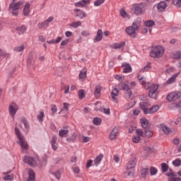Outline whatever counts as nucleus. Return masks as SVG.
<instances>
[{
  "label": "nucleus",
  "instance_id": "nucleus-1",
  "mask_svg": "<svg viewBox=\"0 0 181 181\" xmlns=\"http://www.w3.org/2000/svg\"><path fill=\"white\" fill-rule=\"evenodd\" d=\"M15 133L18 139V144L23 149V152H25V151H28V149H29L28 142H26V140H25V137L22 136V134H21V131L17 127L15 128Z\"/></svg>",
  "mask_w": 181,
  "mask_h": 181
},
{
  "label": "nucleus",
  "instance_id": "nucleus-2",
  "mask_svg": "<svg viewBox=\"0 0 181 181\" xmlns=\"http://www.w3.org/2000/svg\"><path fill=\"white\" fill-rule=\"evenodd\" d=\"M141 28V23L139 21H134L132 26L126 28L125 31L132 37H136V30Z\"/></svg>",
  "mask_w": 181,
  "mask_h": 181
},
{
  "label": "nucleus",
  "instance_id": "nucleus-3",
  "mask_svg": "<svg viewBox=\"0 0 181 181\" xmlns=\"http://www.w3.org/2000/svg\"><path fill=\"white\" fill-rule=\"evenodd\" d=\"M165 53V47L160 45L153 47L151 51L150 52L151 57H162Z\"/></svg>",
  "mask_w": 181,
  "mask_h": 181
},
{
  "label": "nucleus",
  "instance_id": "nucleus-4",
  "mask_svg": "<svg viewBox=\"0 0 181 181\" xmlns=\"http://www.w3.org/2000/svg\"><path fill=\"white\" fill-rule=\"evenodd\" d=\"M23 6V2L18 1L16 3H11L8 8V12L14 15V16H18L19 13V9Z\"/></svg>",
  "mask_w": 181,
  "mask_h": 181
},
{
  "label": "nucleus",
  "instance_id": "nucleus-5",
  "mask_svg": "<svg viewBox=\"0 0 181 181\" xmlns=\"http://www.w3.org/2000/svg\"><path fill=\"white\" fill-rule=\"evenodd\" d=\"M135 166H136V158L130 160L126 167L127 176H135Z\"/></svg>",
  "mask_w": 181,
  "mask_h": 181
},
{
  "label": "nucleus",
  "instance_id": "nucleus-6",
  "mask_svg": "<svg viewBox=\"0 0 181 181\" xmlns=\"http://www.w3.org/2000/svg\"><path fill=\"white\" fill-rule=\"evenodd\" d=\"M23 161L24 163H27V165L31 166V168H35V166H37V165H39V158L28 156H24Z\"/></svg>",
  "mask_w": 181,
  "mask_h": 181
},
{
  "label": "nucleus",
  "instance_id": "nucleus-7",
  "mask_svg": "<svg viewBox=\"0 0 181 181\" xmlns=\"http://www.w3.org/2000/svg\"><path fill=\"white\" fill-rule=\"evenodd\" d=\"M18 110H19V106L16 105V103L12 102L8 107V113L10 117L13 118V119H15V115H16V113L18 112Z\"/></svg>",
  "mask_w": 181,
  "mask_h": 181
},
{
  "label": "nucleus",
  "instance_id": "nucleus-8",
  "mask_svg": "<svg viewBox=\"0 0 181 181\" xmlns=\"http://www.w3.org/2000/svg\"><path fill=\"white\" fill-rule=\"evenodd\" d=\"M132 11H134L135 15H141L142 12H144V9H145V4H136L132 6Z\"/></svg>",
  "mask_w": 181,
  "mask_h": 181
},
{
  "label": "nucleus",
  "instance_id": "nucleus-9",
  "mask_svg": "<svg viewBox=\"0 0 181 181\" xmlns=\"http://www.w3.org/2000/svg\"><path fill=\"white\" fill-rule=\"evenodd\" d=\"M158 88H159V86L156 84H154L150 87L148 95L151 97V98H154V100L158 98Z\"/></svg>",
  "mask_w": 181,
  "mask_h": 181
},
{
  "label": "nucleus",
  "instance_id": "nucleus-10",
  "mask_svg": "<svg viewBox=\"0 0 181 181\" xmlns=\"http://www.w3.org/2000/svg\"><path fill=\"white\" fill-rule=\"evenodd\" d=\"M181 97V92L177 91V92H172L170 93H168L166 96V98L168 101H176V100H179Z\"/></svg>",
  "mask_w": 181,
  "mask_h": 181
},
{
  "label": "nucleus",
  "instance_id": "nucleus-11",
  "mask_svg": "<svg viewBox=\"0 0 181 181\" xmlns=\"http://www.w3.org/2000/svg\"><path fill=\"white\" fill-rule=\"evenodd\" d=\"M54 20V18L50 16L47 20H45L44 22L39 23L37 24V28L39 29H46L47 28L49 27V23H50V22H53Z\"/></svg>",
  "mask_w": 181,
  "mask_h": 181
},
{
  "label": "nucleus",
  "instance_id": "nucleus-12",
  "mask_svg": "<svg viewBox=\"0 0 181 181\" xmlns=\"http://www.w3.org/2000/svg\"><path fill=\"white\" fill-rule=\"evenodd\" d=\"M168 177V181H180V177H176V173H174L173 170L170 169L169 171L165 174Z\"/></svg>",
  "mask_w": 181,
  "mask_h": 181
},
{
  "label": "nucleus",
  "instance_id": "nucleus-13",
  "mask_svg": "<svg viewBox=\"0 0 181 181\" xmlns=\"http://www.w3.org/2000/svg\"><path fill=\"white\" fill-rule=\"evenodd\" d=\"M119 90H123V91H127L128 97H131L132 93L131 92V88L128 84L125 83H122L118 85Z\"/></svg>",
  "mask_w": 181,
  "mask_h": 181
},
{
  "label": "nucleus",
  "instance_id": "nucleus-14",
  "mask_svg": "<svg viewBox=\"0 0 181 181\" xmlns=\"http://www.w3.org/2000/svg\"><path fill=\"white\" fill-rule=\"evenodd\" d=\"M136 135L134 136L132 138V141L134 144H138L139 141H141V136H143L144 135V132H142V129H138L136 131Z\"/></svg>",
  "mask_w": 181,
  "mask_h": 181
},
{
  "label": "nucleus",
  "instance_id": "nucleus-15",
  "mask_svg": "<svg viewBox=\"0 0 181 181\" xmlns=\"http://www.w3.org/2000/svg\"><path fill=\"white\" fill-rule=\"evenodd\" d=\"M90 4V0H81L80 1L76 2L74 6L77 8H84L86 5H88Z\"/></svg>",
  "mask_w": 181,
  "mask_h": 181
},
{
  "label": "nucleus",
  "instance_id": "nucleus-16",
  "mask_svg": "<svg viewBox=\"0 0 181 181\" xmlns=\"http://www.w3.org/2000/svg\"><path fill=\"white\" fill-rule=\"evenodd\" d=\"M103 40V30L99 29L97 31L96 36L93 40L94 43H97V42H101Z\"/></svg>",
  "mask_w": 181,
  "mask_h": 181
},
{
  "label": "nucleus",
  "instance_id": "nucleus-17",
  "mask_svg": "<svg viewBox=\"0 0 181 181\" xmlns=\"http://www.w3.org/2000/svg\"><path fill=\"white\" fill-rule=\"evenodd\" d=\"M119 95V90L117 88H114L111 92V97L112 99L115 102L117 103L118 100H117V98Z\"/></svg>",
  "mask_w": 181,
  "mask_h": 181
},
{
  "label": "nucleus",
  "instance_id": "nucleus-18",
  "mask_svg": "<svg viewBox=\"0 0 181 181\" xmlns=\"http://www.w3.org/2000/svg\"><path fill=\"white\" fill-rule=\"evenodd\" d=\"M23 13L24 16H29L30 13V4L29 3L25 4L23 10Z\"/></svg>",
  "mask_w": 181,
  "mask_h": 181
},
{
  "label": "nucleus",
  "instance_id": "nucleus-19",
  "mask_svg": "<svg viewBox=\"0 0 181 181\" xmlns=\"http://www.w3.org/2000/svg\"><path fill=\"white\" fill-rule=\"evenodd\" d=\"M74 12H76V16L79 18L80 19H83V18H86V13L79 8L74 9Z\"/></svg>",
  "mask_w": 181,
  "mask_h": 181
},
{
  "label": "nucleus",
  "instance_id": "nucleus-20",
  "mask_svg": "<svg viewBox=\"0 0 181 181\" xmlns=\"http://www.w3.org/2000/svg\"><path fill=\"white\" fill-rule=\"evenodd\" d=\"M118 135V127H115L110 132L109 138L112 141L113 139H115L117 138V136Z\"/></svg>",
  "mask_w": 181,
  "mask_h": 181
},
{
  "label": "nucleus",
  "instance_id": "nucleus-21",
  "mask_svg": "<svg viewBox=\"0 0 181 181\" xmlns=\"http://www.w3.org/2000/svg\"><path fill=\"white\" fill-rule=\"evenodd\" d=\"M125 46V42H115L110 45L111 49H122Z\"/></svg>",
  "mask_w": 181,
  "mask_h": 181
},
{
  "label": "nucleus",
  "instance_id": "nucleus-22",
  "mask_svg": "<svg viewBox=\"0 0 181 181\" xmlns=\"http://www.w3.org/2000/svg\"><path fill=\"white\" fill-rule=\"evenodd\" d=\"M179 74H180L179 72L173 74L170 78L167 80L166 84H173V83L176 81V78L179 76Z\"/></svg>",
  "mask_w": 181,
  "mask_h": 181
},
{
  "label": "nucleus",
  "instance_id": "nucleus-23",
  "mask_svg": "<svg viewBox=\"0 0 181 181\" xmlns=\"http://www.w3.org/2000/svg\"><path fill=\"white\" fill-rule=\"evenodd\" d=\"M124 73H131L132 71V67L129 64L124 63L122 66Z\"/></svg>",
  "mask_w": 181,
  "mask_h": 181
},
{
  "label": "nucleus",
  "instance_id": "nucleus-24",
  "mask_svg": "<svg viewBox=\"0 0 181 181\" xmlns=\"http://www.w3.org/2000/svg\"><path fill=\"white\" fill-rule=\"evenodd\" d=\"M168 6V4L165 1H160L158 3L157 6V8L160 12H163V11H165Z\"/></svg>",
  "mask_w": 181,
  "mask_h": 181
},
{
  "label": "nucleus",
  "instance_id": "nucleus-25",
  "mask_svg": "<svg viewBox=\"0 0 181 181\" xmlns=\"http://www.w3.org/2000/svg\"><path fill=\"white\" fill-rule=\"evenodd\" d=\"M157 111H159V106L158 105H153L147 110V114H155Z\"/></svg>",
  "mask_w": 181,
  "mask_h": 181
},
{
  "label": "nucleus",
  "instance_id": "nucleus-26",
  "mask_svg": "<svg viewBox=\"0 0 181 181\" xmlns=\"http://www.w3.org/2000/svg\"><path fill=\"white\" fill-rule=\"evenodd\" d=\"M140 108H141L142 111L144 114H147L148 112V103L146 102H141L140 103Z\"/></svg>",
  "mask_w": 181,
  "mask_h": 181
},
{
  "label": "nucleus",
  "instance_id": "nucleus-27",
  "mask_svg": "<svg viewBox=\"0 0 181 181\" xmlns=\"http://www.w3.org/2000/svg\"><path fill=\"white\" fill-rule=\"evenodd\" d=\"M86 78H87V71L86 70L81 71L79 73V80H81V81H84Z\"/></svg>",
  "mask_w": 181,
  "mask_h": 181
},
{
  "label": "nucleus",
  "instance_id": "nucleus-28",
  "mask_svg": "<svg viewBox=\"0 0 181 181\" xmlns=\"http://www.w3.org/2000/svg\"><path fill=\"white\" fill-rule=\"evenodd\" d=\"M161 129L166 134V135L172 134V129L165 124L161 125Z\"/></svg>",
  "mask_w": 181,
  "mask_h": 181
},
{
  "label": "nucleus",
  "instance_id": "nucleus-29",
  "mask_svg": "<svg viewBox=\"0 0 181 181\" xmlns=\"http://www.w3.org/2000/svg\"><path fill=\"white\" fill-rule=\"evenodd\" d=\"M104 158L103 154H99L94 160V163L96 165V166H98V164L100 163L101 160H103V158Z\"/></svg>",
  "mask_w": 181,
  "mask_h": 181
},
{
  "label": "nucleus",
  "instance_id": "nucleus-30",
  "mask_svg": "<svg viewBox=\"0 0 181 181\" xmlns=\"http://www.w3.org/2000/svg\"><path fill=\"white\" fill-rule=\"evenodd\" d=\"M35 180V171L32 169L28 170V181Z\"/></svg>",
  "mask_w": 181,
  "mask_h": 181
},
{
  "label": "nucleus",
  "instance_id": "nucleus-31",
  "mask_svg": "<svg viewBox=\"0 0 181 181\" xmlns=\"http://www.w3.org/2000/svg\"><path fill=\"white\" fill-rule=\"evenodd\" d=\"M94 95L96 98H98L101 95V86H96L94 92Z\"/></svg>",
  "mask_w": 181,
  "mask_h": 181
},
{
  "label": "nucleus",
  "instance_id": "nucleus-32",
  "mask_svg": "<svg viewBox=\"0 0 181 181\" xmlns=\"http://www.w3.org/2000/svg\"><path fill=\"white\" fill-rule=\"evenodd\" d=\"M0 57H4V59H11V54L0 49Z\"/></svg>",
  "mask_w": 181,
  "mask_h": 181
},
{
  "label": "nucleus",
  "instance_id": "nucleus-33",
  "mask_svg": "<svg viewBox=\"0 0 181 181\" xmlns=\"http://www.w3.org/2000/svg\"><path fill=\"white\" fill-rule=\"evenodd\" d=\"M69 134V129H62L59 130V135L61 138L66 136V134Z\"/></svg>",
  "mask_w": 181,
  "mask_h": 181
},
{
  "label": "nucleus",
  "instance_id": "nucleus-34",
  "mask_svg": "<svg viewBox=\"0 0 181 181\" xmlns=\"http://www.w3.org/2000/svg\"><path fill=\"white\" fill-rule=\"evenodd\" d=\"M140 122L141 124L142 128H144L145 129L146 128H148V119H146V118H141Z\"/></svg>",
  "mask_w": 181,
  "mask_h": 181
},
{
  "label": "nucleus",
  "instance_id": "nucleus-35",
  "mask_svg": "<svg viewBox=\"0 0 181 181\" xmlns=\"http://www.w3.org/2000/svg\"><path fill=\"white\" fill-rule=\"evenodd\" d=\"M16 30H18L20 35H22L26 32V27L25 25L18 26L16 28Z\"/></svg>",
  "mask_w": 181,
  "mask_h": 181
},
{
  "label": "nucleus",
  "instance_id": "nucleus-36",
  "mask_svg": "<svg viewBox=\"0 0 181 181\" xmlns=\"http://www.w3.org/2000/svg\"><path fill=\"white\" fill-rule=\"evenodd\" d=\"M43 118H45V112H40L39 114L37 115V119L39 122H42L44 121Z\"/></svg>",
  "mask_w": 181,
  "mask_h": 181
},
{
  "label": "nucleus",
  "instance_id": "nucleus-37",
  "mask_svg": "<svg viewBox=\"0 0 181 181\" xmlns=\"http://www.w3.org/2000/svg\"><path fill=\"white\" fill-rule=\"evenodd\" d=\"M13 50H14V52H23V50H25V45H18L17 47H15L13 48Z\"/></svg>",
  "mask_w": 181,
  "mask_h": 181
},
{
  "label": "nucleus",
  "instance_id": "nucleus-38",
  "mask_svg": "<svg viewBox=\"0 0 181 181\" xmlns=\"http://www.w3.org/2000/svg\"><path fill=\"white\" fill-rule=\"evenodd\" d=\"M52 175L57 179V180H60V177H62V171L58 170L52 173Z\"/></svg>",
  "mask_w": 181,
  "mask_h": 181
},
{
  "label": "nucleus",
  "instance_id": "nucleus-39",
  "mask_svg": "<svg viewBox=\"0 0 181 181\" xmlns=\"http://www.w3.org/2000/svg\"><path fill=\"white\" fill-rule=\"evenodd\" d=\"M145 135L147 138H151L153 135V132L149 129H145Z\"/></svg>",
  "mask_w": 181,
  "mask_h": 181
},
{
  "label": "nucleus",
  "instance_id": "nucleus-40",
  "mask_svg": "<svg viewBox=\"0 0 181 181\" xmlns=\"http://www.w3.org/2000/svg\"><path fill=\"white\" fill-rule=\"evenodd\" d=\"M151 69V64H147L145 67L140 70V73H145V71H149Z\"/></svg>",
  "mask_w": 181,
  "mask_h": 181
},
{
  "label": "nucleus",
  "instance_id": "nucleus-41",
  "mask_svg": "<svg viewBox=\"0 0 181 181\" xmlns=\"http://www.w3.org/2000/svg\"><path fill=\"white\" fill-rule=\"evenodd\" d=\"M161 168H162V171L165 173H166L167 170H168L169 165H168V164H166V163H163L161 164Z\"/></svg>",
  "mask_w": 181,
  "mask_h": 181
},
{
  "label": "nucleus",
  "instance_id": "nucleus-42",
  "mask_svg": "<svg viewBox=\"0 0 181 181\" xmlns=\"http://www.w3.org/2000/svg\"><path fill=\"white\" fill-rule=\"evenodd\" d=\"M94 125L98 126L101 124V119L100 117H95L93 119Z\"/></svg>",
  "mask_w": 181,
  "mask_h": 181
},
{
  "label": "nucleus",
  "instance_id": "nucleus-43",
  "mask_svg": "<svg viewBox=\"0 0 181 181\" xmlns=\"http://www.w3.org/2000/svg\"><path fill=\"white\" fill-rule=\"evenodd\" d=\"M81 25V21H76V22H74L71 24V26L72 28H74V29H77V28H78V26Z\"/></svg>",
  "mask_w": 181,
  "mask_h": 181
},
{
  "label": "nucleus",
  "instance_id": "nucleus-44",
  "mask_svg": "<svg viewBox=\"0 0 181 181\" xmlns=\"http://www.w3.org/2000/svg\"><path fill=\"white\" fill-rule=\"evenodd\" d=\"M150 173L151 176H155V175L158 173V169H156V168L155 167H151L150 168Z\"/></svg>",
  "mask_w": 181,
  "mask_h": 181
},
{
  "label": "nucleus",
  "instance_id": "nucleus-45",
  "mask_svg": "<svg viewBox=\"0 0 181 181\" xmlns=\"http://www.w3.org/2000/svg\"><path fill=\"white\" fill-rule=\"evenodd\" d=\"M153 25H155V22H153V21H148L145 22V25L146 26V28H152Z\"/></svg>",
  "mask_w": 181,
  "mask_h": 181
},
{
  "label": "nucleus",
  "instance_id": "nucleus-46",
  "mask_svg": "<svg viewBox=\"0 0 181 181\" xmlns=\"http://www.w3.org/2000/svg\"><path fill=\"white\" fill-rule=\"evenodd\" d=\"M140 83H141L142 85L145 84V83H146V78L141 76L140 75L138 76L137 77Z\"/></svg>",
  "mask_w": 181,
  "mask_h": 181
},
{
  "label": "nucleus",
  "instance_id": "nucleus-47",
  "mask_svg": "<svg viewBox=\"0 0 181 181\" xmlns=\"http://www.w3.org/2000/svg\"><path fill=\"white\" fill-rule=\"evenodd\" d=\"M105 2V0H96L94 2V6H101V5H103V4Z\"/></svg>",
  "mask_w": 181,
  "mask_h": 181
},
{
  "label": "nucleus",
  "instance_id": "nucleus-48",
  "mask_svg": "<svg viewBox=\"0 0 181 181\" xmlns=\"http://www.w3.org/2000/svg\"><path fill=\"white\" fill-rule=\"evenodd\" d=\"M21 122L23 124L25 129L29 131V124L28 123V121H26L25 119H22Z\"/></svg>",
  "mask_w": 181,
  "mask_h": 181
},
{
  "label": "nucleus",
  "instance_id": "nucleus-49",
  "mask_svg": "<svg viewBox=\"0 0 181 181\" xmlns=\"http://www.w3.org/2000/svg\"><path fill=\"white\" fill-rule=\"evenodd\" d=\"M140 172L141 177H145V176H146V173H148V168H142Z\"/></svg>",
  "mask_w": 181,
  "mask_h": 181
},
{
  "label": "nucleus",
  "instance_id": "nucleus-50",
  "mask_svg": "<svg viewBox=\"0 0 181 181\" xmlns=\"http://www.w3.org/2000/svg\"><path fill=\"white\" fill-rule=\"evenodd\" d=\"M120 15L122 16V18H128V13L124 9L120 11Z\"/></svg>",
  "mask_w": 181,
  "mask_h": 181
},
{
  "label": "nucleus",
  "instance_id": "nucleus-51",
  "mask_svg": "<svg viewBox=\"0 0 181 181\" xmlns=\"http://www.w3.org/2000/svg\"><path fill=\"white\" fill-rule=\"evenodd\" d=\"M173 165L174 166H180L181 160L180 159H176L174 161H173Z\"/></svg>",
  "mask_w": 181,
  "mask_h": 181
},
{
  "label": "nucleus",
  "instance_id": "nucleus-52",
  "mask_svg": "<svg viewBox=\"0 0 181 181\" xmlns=\"http://www.w3.org/2000/svg\"><path fill=\"white\" fill-rule=\"evenodd\" d=\"M84 97H86V94L84 93V90H80L78 91V98L80 99H81V98H84Z\"/></svg>",
  "mask_w": 181,
  "mask_h": 181
},
{
  "label": "nucleus",
  "instance_id": "nucleus-53",
  "mask_svg": "<svg viewBox=\"0 0 181 181\" xmlns=\"http://www.w3.org/2000/svg\"><path fill=\"white\" fill-rule=\"evenodd\" d=\"M115 78L116 80H118V81H124V77L121 75H116L115 76Z\"/></svg>",
  "mask_w": 181,
  "mask_h": 181
},
{
  "label": "nucleus",
  "instance_id": "nucleus-54",
  "mask_svg": "<svg viewBox=\"0 0 181 181\" xmlns=\"http://www.w3.org/2000/svg\"><path fill=\"white\" fill-rule=\"evenodd\" d=\"M173 4L175 6H180V5H181V0H173Z\"/></svg>",
  "mask_w": 181,
  "mask_h": 181
},
{
  "label": "nucleus",
  "instance_id": "nucleus-55",
  "mask_svg": "<svg viewBox=\"0 0 181 181\" xmlns=\"http://www.w3.org/2000/svg\"><path fill=\"white\" fill-rule=\"evenodd\" d=\"M54 144H57V137H56V136H53L51 139V145H53Z\"/></svg>",
  "mask_w": 181,
  "mask_h": 181
},
{
  "label": "nucleus",
  "instance_id": "nucleus-56",
  "mask_svg": "<svg viewBox=\"0 0 181 181\" xmlns=\"http://www.w3.org/2000/svg\"><path fill=\"white\" fill-rule=\"evenodd\" d=\"M13 179V175H7L4 177V180H12Z\"/></svg>",
  "mask_w": 181,
  "mask_h": 181
},
{
  "label": "nucleus",
  "instance_id": "nucleus-57",
  "mask_svg": "<svg viewBox=\"0 0 181 181\" xmlns=\"http://www.w3.org/2000/svg\"><path fill=\"white\" fill-rule=\"evenodd\" d=\"M76 138H77V134L76 133H73L70 139H67V141H74L76 140Z\"/></svg>",
  "mask_w": 181,
  "mask_h": 181
},
{
  "label": "nucleus",
  "instance_id": "nucleus-58",
  "mask_svg": "<svg viewBox=\"0 0 181 181\" xmlns=\"http://www.w3.org/2000/svg\"><path fill=\"white\" fill-rule=\"evenodd\" d=\"M69 103H64V107H63V109L62 110H61V111H69Z\"/></svg>",
  "mask_w": 181,
  "mask_h": 181
},
{
  "label": "nucleus",
  "instance_id": "nucleus-59",
  "mask_svg": "<svg viewBox=\"0 0 181 181\" xmlns=\"http://www.w3.org/2000/svg\"><path fill=\"white\" fill-rule=\"evenodd\" d=\"M51 111L52 112V114H54V112H57V107H56V105H52L51 106Z\"/></svg>",
  "mask_w": 181,
  "mask_h": 181
},
{
  "label": "nucleus",
  "instance_id": "nucleus-60",
  "mask_svg": "<svg viewBox=\"0 0 181 181\" xmlns=\"http://www.w3.org/2000/svg\"><path fill=\"white\" fill-rule=\"evenodd\" d=\"M175 59H181V52H177L174 54Z\"/></svg>",
  "mask_w": 181,
  "mask_h": 181
},
{
  "label": "nucleus",
  "instance_id": "nucleus-61",
  "mask_svg": "<svg viewBox=\"0 0 181 181\" xmlns=\"http://www.w3.org/2000/svg\"><path fill=\"white\" fill-rule=\"evenodd\" d=\"M73 170H74V173H76L77 175L80 173V168L78 167H74Z\"/></svg>",
  "mask_w": 181,
  "mask_h": 181
},
{
  "label": "nucleus",
  "instance_id": "nucleus-62",
  "mask_svg": "<svg viewBox=\"0 0 181 181\" xmlns=\"http://www.w3.org/2000/svg\"><path fill=\"white\" fill-rule=\"evenodd\" d=\"M69 43V39H66L62 41L61 46H66Z\"/></svg>",
  "mask_w": 181,
  "mask_h": 181
},
{
  "label": "nucleus",
  "instance_id": "nucleus-63",
  "mask_svg": "<svg viewBox=\"0 0 181 181\" xmlns=\"http://www.w3.org/2000/svg\"><path fill=\"white\" fill-rule=\"evenodd\" d=\"M113 159L115 160V162H116V163H118V162H119V156L115 155L113 157Z\"/></svg>",
  "mask_w": 181,
  "mask_h": 181
},
{
  "label": "nucleus",
  "instance_id": "nucleus-64",
  "mask_svg": "<svg viewBox=\"0 0 181 181\" xmlns=\"http://www.w3.org/2000/svg\"><path fill=\"white\" fill-rule=\"evenodd\" d=\"M82 36H90V32L84 30L81 33Z\"/></svg>",
  "mask_w": 181,
  "mask_h": 181
}]
</instances>
